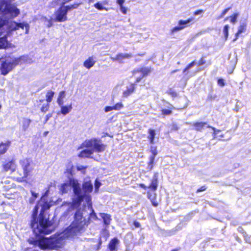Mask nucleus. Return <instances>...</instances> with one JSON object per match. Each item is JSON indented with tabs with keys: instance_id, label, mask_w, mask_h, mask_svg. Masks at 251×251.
Returning a JSON list of instances; mask_svg holds the SVG:
<instances>
[{
	"instance_id": "1",
	"label": "nucleus",
	"mask_w": 251,
	"mask_h": 251,
	"mask_svg": "<svg viewBox=\"0 0 251 251\" xmlns=\"http://www.w3.org/2000/svg\"><path fill=\"white\" fill-rule=\"evenodd\" d=\"M51 206V204L48 201H44L38 217L39 206L37 204L34 206L31 214L30 226L36 234H49L54 230L53 223L49 218H45V211L49 209Z\"/></svg>"
},
{
	"instance_id": "2",
	"label": "nucleus",
	"mask_w": 251,
	"mask_h": 251,
	"mask_svg": "<svg viewBox=\"0 0 251 251\" xmlns=\"http://www.w3.org/2000/svg\"><path fill=\"white\" fill-rule=\"evenodd\" d=\"M62 239L58 235L51 236L47 238L41 236L37 239L29 240L30 244L38 247L42 250H57L61 248Z\"/></svg>"
},
{
	"instance_id": "3",
	"label": "nucleus",
	"mask_w": 251,
	"mask_h": 251,
	"mask_svg": "<svg viewBox=\"0 0 251 251\" xmlns=\"http://www.w3.org/2000/svg\"><path fill=\"white\" fill-rule=\"evenodd\" d=\"M82 205V208L79 207V233L82 230L81 226L87 225L90 218L94 220L97 219V215L92 208L91 198L89 196L85 197V203Z\"/></svg>"
},
{
	"instance_id": "4",
	"label": "nucleus",
	"mask_w": 251,
	"mask_h": 251,
	"mask_svg": "<svg viewBox=\"0 0 251 251\" xmlns=\"http://www.w3.org/2000/svg\"><path fill=\"white\" fill-rule=\"evenodd\" d=\"M10 2V0H0V14L4 16L9 14L12 18L16 17L20 14V10Z\"/></svg>"
},
{
	"instance_id": "5",
	"label": "nucleus",
	"mask_w": 251,
	"mask_h": 251,
	"mask_svg": "<svg viewBox=\"0 0 251 251\" xmlns=\"http://www.w3.org/2000/svg\"><path fill=\"white\" fill-rule=\"evenodd\" d=\"M71 186L73 188L75 198L73 201V206H75L78 204V182L73 178H70L68 183H63L59 187V192L61 194L66 193L68 187Z\"/></svg>"
},
{
	"instance_id": "6",
	"label": "nucleus",
	"mask_w": 251,
	"mask_h": 251,
	"mask_svg": "<svg viewBox=\"0 0 251 251\" xmlns=\"http://www.w3.org/2000/svg\"><path fill=\"white\" fill-rule=\"evenodd\" d=\"M20 163L23 170V176H21L19 177H17L16 181L18 182L26 181L29 176L31 175L33 170L31 163L28 158L21 160Z\"/></svg>"
},
{
	"instance_id": "7",
	"label": "nucleus",
	"mask_w": 251,
	"mask_h": 251,
	"mask_svg": "<svg viewBox=\"0 0 251 251\" xmlns=\"http://www.w3.org/2000/svg\"><path fill=\"white\" fill-rule=\"evenodd\" d=\"M0 167L1 172L3 173H9L11 174L15 173L17 167L16 159L13 157L4 158L1 162Z\"/></svg>"
},
{
	"instance_id": "8",
	"label": "nucleus",
	"mask_w": 251,
	"mask_h": 251,
	"mask_svg": "<svg viewBox=\"0 0 251 251\" xmlns=\"http://www.w3.org/2000/svg\"><path fill=\"white\" fill-rule=\"evenodd\" d=\"M80 185L79 184V186ZM93 188V184L89 180H85L82 184V188L81 189L79 186V206L82 204V202L85 203V197L87 196H89L91 198L89 193L92 191Z\"/></svg>"
},
{
	"instance_id": "9",
	"label": "nucleus",
	"mask_w": 251,
	"mask_h": 251,
	"mask_svg": "<svg viewBox=\"0 0 251 251\" xmlns=\"http://www.w3.org/2000/svg\"><path fill=\"white\" fill-rule=\"evenodd\" d=\"M82 146L90 148L94 151L100 152L103 151L105 149V145L101 143L100 140L97 139H91L86 140Z\"/></svg>"
},
{
	"instance_id": "10",
	"label": "nucleus",
	"mask_w": 251,
	"mask_h": 251,
	"mask_svg": "<svg viewBox=\"0 0 251 251\" xmlns=\"http://www.w3.org/2000/svg\"><path fill=\"white\" fill-rule=\"evenodd\" d=\"M78 211L75 214V220L64 231V235L67 238H73L78 232V220L76 219Z\"/></svg>"
},
{
	"instance_id": "11",
	"label": "nucleus",
	"mask_w": 251,
	"mask_h": 251,
	"mask_svg": "<svg viewBox=\"0 0 251 251\" xmlns=\"http://www.w3.org/2000/svg\"><path fill=\"white\" fill-rule=\"evenodd\" d=\"M70 6H61L54 12V21L56 22H64L67 20V13L71 9Z\"/></svg>"
},
{
	"instance_id": "12",
	"label": "nucleus",
	"mask_w": 251,
	"mask_h": 251,
	"mask_svg": "<svg viewBox=\"0 0 251 251\" xmlns=\"http://www.w3.org/2000/svg\"><path fill=\"white\" fill-rule=\"evenodd\" d=\"M11 21L8 19L0 17V36L6 33L7 36L11 33Z\"/></svg>"
},
{
	"instance_id": "13",
	"label": "nucleus",
	"mask_w": 251,
	"mask_h": 251,
	"mask_svg": "<svg viewBox=\"0 0 251 251\" xmlns=\"http://www.w3.org/2000/svg\"><path fill=\"white\" fill-rule=\"evenodd\" d=\"M26 28V33L28 32L29 29V25L27 23H17L15 21H11V27L10 30L11 32L13 31H16L18 30L19 28L24 29V27Z\"/></svg>"
},
{
	"instance_id": "14",
	"label": "nucleus",
	"mask_w": 251,
	"mask_h": 251,
	"mask_svg": "<svg viewBox=\"0 0 251 251\" xmlns=\"http://www.w3.org/2000/svg\"><path fill=\"white\" fill-rule=\"evenodd\" d=\"M13 69L11 65L9 62H7L4 61H3L0 67V70L1 74L5 75L8 74Z\"/></svg>"
},
{
	"instance_id": "15",
	"label": "nucleus",
	"mask_w": 251,
	"mask_h": 251,
	"mask_svg": "<svg viewBox=\"0 0 251 251\" xmlns=\"http://www.w3.org/2000/svg\"><path fill=\"white\" fill-rule=\"evenodd\" d=\"M11 145V141L7 140L4 142H0V154L2 155L6 153Z\"/></svg>"
},
{
	"instance_id": "16",
	"label": "nucleus",
	"mask_w": 251,
	"mask_h": 251,
	"mask_svg": "<svg viewBox=\"0 0 251 251\" xmlns=\"http://www.w3.org/2000/svg\"><path fill=\"white\" fill-rule=\"evenodd\" d=\"M151 72V70L148 67H142L135 69L133 71V75H136L137 73H141V76L144 77L147 76Z\"/></svg>"
},
{
	"instance_id": "17",
	"label": "nucleus",
	"mask_w": 251,
	"mask_h": 251,
	"mask_svg": "<svg viewBox=\"0 0 251 251\" xmlns=\"http://www.w3.org/2000/svg\"><path fill=\"white\" fill-rule=\"evenodd\" d=\"M158 187V173H154L151 183L148 186V188L152 191H156Z\"/></svg>"
},
{
	"instance_id": "18",
	"label": "nucleus",
	"mask_w": 251,
	"mask_h": 251,
	"mask_svg": "<svg viewBox=\"0 0 251 251\" xmlns=\"http://www.w3.org/2000/svg\"><path fill=\"white\" fill-rule=\"evenodd\" d=\"M246 24L245 22H242L240 23V25L238 28L237 32L235 34V38L233 40V41H235L240 34L244 33L246 30Z\"/></svg>"
},
{
	"instance_id": "19",
	"label": "nucleus",
	"mask_w": 251,
	"mask_h": 251,
	"mask_svg": "<svg viewBox=\"0 0 251 251\" xmlns=\"http://www.w3.org/2000/svg\"><path fill=\"white\" fill-rule=\"evenodd\" d=\"M207 124V122H195L193 124V126L196 131H201Z\"/></svg>"
},
{
	"instance_id": "20",
	"label": "nucleus",
	"mask_w": 251,
	"mask_h": 251,
	"mask_svg": "<svg viewBox=\"0 0 251 251\" xmlns=\"http://www.w3.org/2000/svg\"><path fill=\"white\" fill-rule=\"evenodd\" d=\"M9 47V43L7 39L6 35L0 37V49H5Z\"/></svg>"
},
{
	"instance_id": "21",
	"label": "nucleus",
	"mask_w": 251,
	"mask_h": 251,
	"mask_svg": "<svg viewBox=\"0 0 251 251\" xmlns=\"http://www.w3.org/2000/svg\"><path fill=\"white\" fill-rule=\"evenodd\" d=\"M87 149H84L79 153V157H88L93 153V150L90 148L87 147Z\"/></svg>"
},
{
	"instance_id": "22",
	"label": "nucleus",
	"mask_w": 251,
	"mask_h": 251,
	"mask_svg": "<svg viewBox=\"0 0 251 251\" xmlns=\"http://www.w3.org/2000/svg\"><path fill=\"white\" fill-rule=\"evenodd\" d=\"M96 61L94 60L93 57H90L84 61L83 65L87 69H89L94 65Z\"/></svg>"
},
{
	"instance_id": "23",
	"label": "nucleus",
	"mask_w": 251,
	"mask_h": 251,
	"mask_svg": "<svg viewBox=\"0 0 251 251\" xmlns=\"http://www.w3.org/2000/svg\"><path fill=\"white\" fill-rule=\"evenodd\" d=\"M118 58V61L120 63H123V60L125 59H128L131 58L132 55L130 53H119L117 55Z\"/></svg>"
},
{
	"instance_id": "24",
	"label": "nucleus",
	"mask_w": 251,
	"mask_h": 251,
	"mask_svg": "<svg viewBox=\"0 0 251 251\" xmlns=\"http://www.w3.org/2000/svg\"><path fill=\"white\" fill-rule=\"evenodd\" d=\"M65 93L66 92L64 90L59 92L57 99V102L58 105H61L64 104V99L65 97Z\"/></svg>"
},
{
	"instance_id": "25",
	"label": "nucleus",
	"mask_w": 251,
	"mask_h": 251,
	"mask_svg": "<svg viewBox=\"0 0 251 251\" xmlns=\"http://www.w3.org/2000/svg\"><path fill=\"white\" fill-rule=\"evenodd\" d=\"M60 108V112L63 115H66L69 113L72 109V104L64 106L63 105H59Z\"/></svg>"
},
{
	"instance_id": "26",
	"label": "nucleus",
	"mask_w": 251,
	"mask_h": 251,
	"mask_svg": "<svg viewBox=\"0 0 251 251\" xmlns=\"http://www.w3.org/2000/svg\"><path fill=\"white\" fill-rule=\"evenodd\" d=\"M101 217L103 220L104 224L107 226L109 225L110 223V221L111 220V216L106 213H101L100 214Z\"/></svg>"
},
{
	"instance_id": "27",
	"label": "nucleus",
	"mask_w": 251,
	"mask_h": 251,
	"mask_svg": "<svg viewBox=\"0 0 251 251\" xmlns=\"http://www.w3.org/2000/svg\"><path fill=\"white\" fill-rule=\"evenodd\" d=\"M194 18H191L185 21L180 20L178 22V25H179L180 27H183V28H184L188 26L189 25L194 21Z\"/></svg>"
},
{
	"instance_id": "28",
	"label": "nucleus",
	"mask_w": 251,
	"mask_h": 251,
	"mask_svg": "<svg viewBox=\"0 0 251 251\" xmlns=\"http://www.w3.org/2000/svg\"><path fill=\"white\" fill-rule=\"evenodd\" d=\"M134 91V86L131 84L129 87H127L126 89L123 92V97H127L131 94Z\"/></svg>"
},
{
	"instance_id": "29",
	"label": "nucleus",
	"mask_w": 251,
	"mask_h": 251,
	"mask_svg": "<svg viewBox=\"0 0 251 251\" xmlns=\"http://www.w3.org/2000/svg\"><path fill=\"white\" fill-rule=\"evenodd\" d=\"M54 94V91L51 90H48L46 94V101L50 103L52 100Z\"/></svg>"
},
{
	"instance_id": "30",
	"label": "nucleus",
	"mask_w": 251,
	"mask_h": 251,
	"mask_svg": "<svg viewBox=\"0 0 251 251\" xmlns=\"http://www.w3.org/2000/svg\"><path fill=\"white\" fill-rule=\"evenodd\" d=\"M149 134L148 138L150 140V143L152 144H154V139L155 136V131L154 129H149L148 130Z\"/></svg>"
},
{
	"instance_id": "31",
	"label": "nucleus",
	"mask_w": 251,
	"mask_h": 251,
	"mask_svg": "<svg viewBox=\"0 0 251 251\" xmlns=\"http://www.w3.org/2000/svg\"><path fill=\"white\" fill-rule=\"evenodd\" d=\"M31 120L29 119L25 118L23 121V129L25 131L29 126L31 123Z\"/></svg>"
},
{
	"instance_id": "32",
	"label": "nucleus",
	"mask_w": 251,
	"mask_h": 251,
	"mask_svg": "<svg viewBox=\"0 0 251 251\" xmlns=\"http://www.w3.org/2000/svg\"><path fill=\"white\" fill-rule=\"evenodd\" d=\"M155 158L153 156L149 157V162L148 163L147 169L150 171L151 170L153 167L154 161Z\"/></svg>"
},
{
	"instance_id": "33",
	"label": "nucleus",
	"mask_w": 251,
	"mask_h": 251,
	"mask_svg": "<svg viewBox=\"0 0 251 251\" xmlns=\"http://www.w3.org/2000/svg\"><path fill=\"white\" fill-rule=\"evenodd\" d=\"M21 57L15 58L12 60V61L9 62L12 68L13 69L15 66L19 65L20 62H21Z\"/></svg>"
},
{
	"instance_id": "34",
	"label": "nucleus",
	"mask_w": 251,
	"mask_h": 251,
	"mask_svg": "<svg viewBox=\"0 0 251 251\" xmlns=\"http://www.w3.org/2000/svg\"><path fill=\"white\" fill-rule=\"evenodd\" d=\"M50 102H47L46 103L43 104V105L42 106V107L40 108L41 111L43 113L47 112L50 108Z\"/></svg>"
},
{
	"instance_id": "35",
	"label": "nucleus",
	"mask_w": 251,
	"mask_h": 251,
	"mask_svg": "<svg viewBox=\"0 0 251 251\" xmlns=\"http://www.w3.org/2000/svg\"><path fill=\"white\" fill-rule=\"evenodd\" d=\"M32 197L29 199V202L30 203H34L36 199H37L39 196L38 193H35L33 191H30Z\"/></svg>"
},
{
	"instance_id": "36",
	"label": "nucleus",
	"mask_w": 251,
	"mask_h": 251,
	"mask_svg": "<svg viewBox=\"0 0 251 251\" xmlns=\"http://www.w3.org/2000/svg\"><path fill=\"white\" fill-rule=\"evenodd\" d=\"M151 155H150V156H153V157L155 158L158 153L156 147L154 146H151Z\"/></svg>"
},
{
	"instance_id": "37",
	"label": "nucleus",
	"mask_w": 251,
	"mask_h": 251,
	"mask_svg": "<svg viewBox=\"0 0 251 251\" xmlns=\"http://www.w3.org/2000/svg\"><path fill=\"white\" fill-rule=\"evenodd\" d=\"M229 28V26L228 25H226L224 27L223 29V33L224 34L226 39H227L228 36V30Z\"/></svg>"
},
{
	"instance_id": "38",
	"label": "nucleus",
	"mask_w": 251,
	"mask_h": 251,
	"mask_svg": "<svg viewBox=\"0 0 251 251\" xmlns=\"http://www.w3.org/2000/svg\"><path fill=\"white\" fill-rule=\"evenodd\" d=\"M94 6L95 8H96L97 9H98V10H103V9H105L106 10H107V9L106 8H105L103 6L102 3L100 2H97L96 3H95L94 4Z\"/></svg>"
},
{
	"instance_id": "39",
	"label": "nucleus",
	"mask_w": 251,
	"mask_h": 251,
	"mask_svg": "<svg viewBox=\"0 0 251 251\" xmlns=\"http://www.w3.org/2000/svg\"><path fill=\"white\" fill-rule=\"evenodd\" d=\"M197 64V62L195 61H193L191 63H190L183 70V73H185L186 71L191 68L194 65Z\"/></svg>"
},
{
	"instance_id": "40",
	"label": "nucleus",
	"mask_w": 251,
	"mask_h": 251,
	"mask_svg": "<svg viewBox=\"0 0 251 251\" xmlns=\"http://www.w3.org/2000/svg\"><path fill=\"white\" fill-rule=\"evenodd\" d=\"M168 93L172 97L175 98L177 97V93L173 89H170L168 91Z\"/></svg>"
},
{
	"instance_id": "41",
	"label": "nucleus",
	"mask_w": 251,
	"mask_h": 251,
	"mask_svg": "<svg viewBox=\"0 0 251 251\" xmlns=\"http://www.w3.org/2000/svg\"><path fill=\"white\" fill-rule=\"evenodd\" d=\"M123 107V105L121 102L117 103L113 106L114 109L115 110H119Z\"/></svg>"
},
{
	"instance_id": "42",
	"label": "nucleus",
	"mask_w": 251,
	"mask_h": 251,
	"mask_svg": "<svg viewBox=\"0 0 251 251\" xmlns=\"http://www.w3.org/2000/svg\"><path fill=\"white\" fill-rule=\"evenodd\" d=\"M162 114L163 115H169L172 113V111L171 110L167 109H163L161 110Z\"/></svg>"
},
{
	"instance_id": "43",
	"label": "nucleus",
	"mask_w": 251,
	"mask_h": 251,
	"mask_svg": "<svg viewBox=\"0 0 251 251\" xmlns=\"http://www.w3.org/2000/svg\"><path fill=\"white\" fill-rule=\"evenodd\" d=\"M238 14L237 13L234 14L233 16H231L229 17L230 18V21L232 23H235L236 22L237 17Z\"/></svg>"
},
{
	"instance_id": "44",
	"label": "nucleus",
	"mask_w": 251,
	"mask_h": 251,
	"mask_svg": "<svg viewBox=\"0 0 251 251\" xmlns=\"http://www.w3.org/2000/svg\"><path fill=\"white\" fill-rule=\"evenodd\" d=\"M183 29V27H180L179 25L174 27L172 30V33H174Z\"/></svg>"
},
{
	"instance_id": "45",
	"label": "nucleus",
	"mask_w": 251,
	"mask_h": 251,
	"mask_svg": "<svg viewBox=\"0 0 251 251\" xmlns=\"http://www.w3.org/2000/svg\"><path fill=\"white\" fill-rule=\"evenodd\" d=\"M231 7H228L225 9L222 13H221L220 16L219 17V19L223 18L226 13L230 9Z\"/></svg>"
},
{
	"instance_id": "46",
	"label": "nucleus",
	"mask_w": 251,
	"mask_h": 251,
	"mask_svg": "<svg viewBox=\"0 0 251 251\" xmlns=\"http://www.w3.org/2000/svg\"><path fill=\"white\" fill-rule=\"evenodd\" d=\"M21 176H23V173H22L21 172L17 171L15 174V176H14V180L16 181V178L17 177H19Z\"/></svg>"
},
{
	"instance_id": "47",
	"label": "nucleus",
	"mask_w": 251,
	"mask_h": 251,
	"mask_svg": "<svg viewBox=\"0 0 251 251\" xmlns=\"http://www.w3.org/2000/svg\"><path fill=\"white\" fill-rule=\"evenodd\" d=\"M218 84L221 86H224L225 85L224 80L222 78L219 79L218 80Z\"/></svg>"
},
{
	"instance_id": "48",
	"label": "nucleus",
	"mask_w": 251,
	"mask_h": 251,
	"mask_svg": "<svg viewBox=\"0 0 251 251\" xmlns=\"http://www.w3.org/2000/svg\"><path fill=\"white\" fill-rule=\"evenodd\" d=\"M113 110H114V108H113V106H106L104 108V111L105 112H109V111H112Z\"/></svg>"
},
{
	"instance_id": "49",
	"label": "nucleus",
	"mask_w": 251,
	"mask_h": 251,
	"mask_svg": "<svg viewBox=\"0 0 251 251\" xmlns=\"http://www.w3.org/2000/svg\"><path fill=\"white\" fill-rule=\"evenodd\" d=\"M207 127L208 128H211L212 129V130L214 131V132H213V138H216V128L214 127H212L210 126H209L208 125L207 126Z\"/></svg>"
},
{
	"instance_id": "50",
	"label": "nucleus",
	"mask_w": 251,
	"mask_h": 251,
	"mask_svg": "<svg viewBox=\"0 0 251 251\" xmlns=\"http://www.w3.org/2000/svg\"><path fill=\"white\" fill-rule=\"evenodd\" d=\"M100 183L97 180H96L95 183V187L96 190H98L99 187L100 186Z\"/></svg>"
},
{
	"instance_id": "51",
	"label": "nucleus",
	"mask_w": 251,
	"mask_h": 251,
	"mask_svg": "<svg viewBox=\"0 0 251 251\" xmlns=\"http://www.w3.org/2000/svg\"><path fill=\"white\" fill-rule=\"evenodd\" d=\"M120 10L124 14H126V13L127 8L124 6H121L120 7Z\"/></svg>"
},
{
	"instance_id": "52",
	"label": "nucleus",
	"mask_w": 251,
	"mask_h": 251,
	"mask_svg": "<svg viewBox=\"0 0 251 251\" xmlns=\"http://www.w3.org/2000/svg\"><path fill=\"white\" fill-rule=\"evenodd\" d=\"M102 244V241H101V239L100 237L99 238V243H98V244L97 245V247L96 248V249L97 250H99L100 249V247H101V245Z\"/></svg>"
},
{
	"instance_id": "53",
	"label": "nucleus",
	"mask_w": 251,
	"mask_h": 251,
	"mask_svg": "<svg viewBox=\"0 0 251 251\" xmlns=\"http://www.w3.org/2000/svg\"><path fill=\"white\" fill-rule=\"evenodd\" d=\"M206 189V187L205 185L202 186L201 188H200L199 189H198L197 190V193H199V192H200L204 191Z\"/></svg>"
},
{
	"instance_id": "54",
	"label": "nucleus",
	"mask_w": 251,
	"mask_h": 251,
	"mask_svg": "<svg viewBox=\"0 0 251 251\" xmlns=\"http://www.w3.org/2000/svg\"><path fill=\"white\" fill-rule=\"evenodd\" d=\"M205 63V61L202 58H201L198 63H197V64H198V66H201L204 64Z\"/></svg>"
},
{
	"instance_id": "55",
	"label": "nucleus",
	"mask_w": 251,
	"mask_h": 251,
	"mask_svg": "<svg viewBox=\"0 0 251 251\" xmlns=\"http://www.w3.org/2000/svg\"><path fill=\"white\" fill-rule=\"evenodd\" d=\"M178 129V127L176 124L173 123L172 126V129L174 130H177Z\"/></svg>"
},
{
	"instance_id": "56",
	"label": "nucleus",
	"mask_w": 251,
	"mask_h": 251,
	"mask_svg": "<svg viewBox=\"0 0 251 251\" xmlns=\"http://www.w3.org/2000/svg\"><path fill=\"white\" fill-rule=\"evenodd\" d=\"M125 0H117L116 2L119 5L120 7L121 6H123V4L125 2Z\"/></svg>"
},
{
	"instance_id": "57",
	"label": "nucleus",
	"mask_w": 251,
	"mask_h": 251,
	"mask_svg": "<svg viewBox=\"0 0 251 251\" xmlns=\"http://www.w3.org/2000/svg\"><path fill=\"white\" fill-rule=\"evenodd\" d=\"M203 13V11L202 10H198L194 12L195 15H200Z\"/></svg>"
},
{
	"instance_id": "58",
	"label": "nucleus",
	"mask_w": 251,
	"mask_h": 251,
	"mask_svg": "<svg viewBox=\"0 0 251 251\" xmlns=\"http://www.w3.org/2000/svg\"><path fill=\"white\" fill-rule=\"evenodd\" d=\"M52 116V114H47L46 116V120H45V122H47L49 119Z\"/></svg>"
},
{
	"instance_id": "59",
	"label": "nucleus",
	"mask_w": 251,
	"mask_h": 251,
	"mask_svg": "<svg viewBox=\"0 0 251 251\" xmlns=\"http://www.w3.org/2000/svg\"><path fill=\"white\" fill-rule=\"evenodd\" d=\"M133 225L136 227H140V226H141L140 224L138 222H137V221H134Z\"/></svg>"
},
{
	"instance_id": "60",
	"label": "nucleus",
	"mask_w": 251,
	"mask_h": 251,
	"mask_svg": "<svg viewBox=\"0 0 251 251\" xmlns=\"http://www.w3.org/2000/svg\"><path fill=\"white\" fill-rule=\"evenodd\" d=\"M143 77L141 75L138 77L136 78V81H135V83H138L139 82L141 79H142Z\"/></svg>"
},
{
	"instance_id": "61",
	"label": "nucleus",
	"mask_w": 251,
	"mask_h": 251,
	"mask_svg": "<svg viewBox=\"0 0 251 251\" xmlns=\"http://www.w3.org/2000/svg\"><path fill=\"white\" fill-rule=\"evenodd\" d=\"M111 59L113 61H118V58H117V55L115 57H111Z\"/></svg>"
},
{
	"instance_id": "62",
	"label": "nucleus",
	"mask_w": 251,
	"mask_h": 251,
	"mask_svg": "<svg viewBox=\"0 0 251 251\" xmlns=\"http://www.w3.org/2000/svg\"><path fill=\"white\" fill-rule=\"evenodd\" d=\"M86 167H83L82 166L80 167L79 168V171H81L82 173H84V169H85Z\"/></svg>"
},
{
	"instance_id": "63",
	"label": "nucleus",
	"mask_w": 251,
	"mask_h": 251,
	"mask_svg": "<svg viewBox=\"0 0 251 251\" xmlns=\"http://www.w3.org/2000/svg\"><path fill=\"white\" fill-rule=\"evenodd\" d=\"M140 186L141 188H143V189H146L148 188V187L146 186L144 184H141L140 185Z\"/></svg>"
},
{
	"instance_id": "64",
	"label": "nucleus",
	"mask_w": 251,
	"mask_h": 251,
	"mask_svg": "<svg viewBox=\"0 0 251 251\" xmlns=\"http://www.w3.org/2000/svg\"><path fill=\"white\" fill-rule=\"evenodd\" d=\"M151 202H152V205L154 206H157L158 205V203L157 202H155L154 201H153V200H151Z\"/></svg>"
}]
</instances>
